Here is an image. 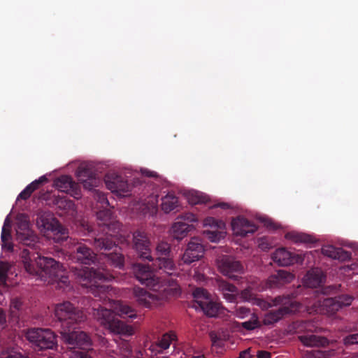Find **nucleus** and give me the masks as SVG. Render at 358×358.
I'll use <instances>...</instances> for the list:
<instances>
[{
  "label": "nucleus",
  "instance_id": "1",
  "mask_svg": "<svg viewBox=\"0 0 358 358\" xmlns=\"http://www.w3.org/2000/svg\"><path fill=\"white\" fill-rule=\"evenodd\" d=\"M98 223L102 234H97L90 241L94 249L102 252L100 259L102 261L95 268L87 266L72 267L71 270L78 282L89 289V292L101 299L108 297L110 287L102 284L103 282L110 281L115 278V273L110 268H122L124 265V256L117 248L114 238L121 227V224L112 217L109 210H100L97 213Z\"/></svg>",
  "mask_w": 358,
  "mask_h": 358
},
{
  "label": "nucleus",
  "instance_id": "2",
  "mask_svg": "<svg viewBox=\"0 0 358 358\" xmlns=\"http://www.w3.org/2000/svg\"><path fill=\"white\" fill-rule=\"evenodd\" d=\"M16 238L20 243L29 248H23L20 253L24 267L29 273L38 275L48 283H57L59 289H64L69 285V277L59 262L34 252L37 236L29 229V223L26 218L18 220Z\"/></svg>",
  "mask_w": 358,
  "mask_h": 358
},
{
  "label": "nucleus",
  "instance_id": "3",
  "mask_svg": "<svg viewBox=\"0 0 358 358\" xmlns=\"http://www.w3.org/2000/svg\"><path fill=\"white\" fill-rule=\"evenodd\" d=\"M55 315L61 322V337L71 351V358H92L89 354L92 341L84 331L76 330V325L85 319L82 310L71 302L64 301L57 304Z\"/></svg>",
  "mask_w": 358,
  "mask_h": 358
},
{
  "label": "nucleus",
  "instance_id": "4",
  "mask_svg": "<svg viewBox=\"0 0 358 358\" xmlns=\"http://www.w3.org/2000/svg\"><path fill=\"white\" fill-rule=\"evenodd\" d=\"M152 265L141 263L132 264V271L136 278L143 285L154 292L166 290L169 286L176 284L173 278L177 275V267L171 257H153Z\"/></svg>",
  "mask_w": 358,
  "mask_h": 358
},
{
  "label": "nucleus",
  "instance_id": "5",
  "mask_svg": "<svg viewBox=\"0 0 358 358\" xmlns=\"http://www.w3.org/2000/svg\"><path fill=\"white\" fill-rule=\"evenodd\" d=\"M114 310L99 306L94 308L93 315L101 325L108 329L111 333L120 334L124 336H129L134 334V329L120 320L117 315L122 317L135 318L136 314L135 310L128 305L120 302L113 301L110 306Z\"/></svg>",
  "mask_w": 358,
  "mask_h": 358
},
{
  "label": "nucleus",
  "instance_id": "6",
  "mask_svg": "<svg viewBox=\"0 0 358 358\" xmlns=\"http://www.w3.org/2000/svg\"><path fill=\"white\" fill-rule=\"evenodd\" d=\"M296 297V294L292 293V294L278 296L273 298L270 303V306H280V308L266 313L263 320L264 324L265 325L273 324L281 320L285 315L297 311L299 309L300 303L294 300Z\"/></svg>",
  "mask_w": 358,
  "mask_h": 358
},
{
  "label": "nucleus",
  "instance_id": "7",
  "mask_svg": "<svg viewBox=\"0 0 358 358\" xmlns=\"http://www.w3.org/2000/svg\"><path fill=\"white\" fill-rule=\"evenodd\" d=\"M26 337L39 350L52 349L56 345L55 335L50 329H31L27 331Z\"/></svg>",
  "mask_w": 358,
  "mask_h": 358
},
{
  "label": "nucleus",
  "instance_id": "8",
  "mask_svg": "<svg viewBox=\"0 0 358 358\" xmlns=\"http://www.w3.org/2000/svg\"><path fill=\"white\" fill-rule=\"evenodd\" d=\"M151 241L148 234L141 229H136L132 234V248L142 261L152 260Z\"/></svg>",
  "mask_w": 358,
  "mask_h": 358
},
{
  "label": "nucleus",
  "instance_id": "9",
  "mask_svg": "<svg viewBox=\"0 0 358 358\" xmlns=\"http://www.w3.org/2000/svg\"><path fill=\"white\" fill-rule=\"evenodd\" d=\"M220 271L229 278L238 281L244 273V267L241 262L236 260L234 257L223 255L217 262Z\"/></svg>",
  "mask_w": 358,
  "mask_h": 358
},
{
  "label": "nucleus",
  "instance_id": "10",
  "mask_svg": "<svg viewBox=\"0 0 358 358\" xmlns=\"http://www.w3.org/2000/svg\"><path fill=\"white\" fill-rule=\"evenodd\" d=\"M196 217L192 213H185L179 215L173 224L171 229L173 238L181 240L194 228L193 222H196Z\"/></svg>",
  "mask_w": 358,
  "mask_h": 358
},
{
  "label": "nucleus",
  "instance_id": "11",
  "mask_svg": "<svg viewBox=\"0 0 358 358\" xmlns=\"http://www.w3.org/2000/svg\"><path fill=\"white\" fill-rule=\"evenodd\" d=\"M195 303L208 317H215L217 315L219 303L210 299L209 293L203 288L197 287L193 291Z\"/></svg>",
  "mask_w": 358,
  "mask_h": 358
},
{
  "label": "nucleus",
  "instance_id": "12",
  "mask_svg": "<svg viewBox=\"0 0 358 358\" xmlns=\"http://www.w3.org/2000/svg\"><path fill=\"white\" fill-rule=\"evenodd\" d=\"M87 241L73 242V249L71 257L76 262L85 265H90L94 263L96 255L94 251L87 245Z\"/></svg>",
  "mask_w": 358,
  "mask_h": 358
},
{
  "label": "nucleus",
  "instance_id": "13",
  "mask_svg": "<svg viewBox=\"0 0 358 358\" xmlns=\"http://www.w3.org/2000/svg\"><path fill=\"white\" fill-rule=\"evenodd\" d=\"M38 223L41 224L45 231L52 234L55 242H61L68 238L67 229L52 216H41Z\"/></svg>",
  "mask_w": 358,
  "mask_h": 358
},
{
  "label": "nucleus",
  "instance_id": "14",
  "mask_svg": "<svg viewBox=\"0 0 358 358\" xmlns=\"http://www.w3.org/2000/svg\"><path fill=\"white\" fill-rule=\"evenodd\" d=\"M352 300L353 298L351 296L340 295L334 298L324 299L321 306L324 312L329 315H333L343 307L350 306Z\"/></svg>",
  "mask_w": 358,
  "mask_h": 358
},
{
  "label": "nucleus",
  "instance_id": "15",
  "mask_svg": "<svg viewBox=\"0 0 358 358\" xmlns=\"http://www.w3.org/2000/svg\"><path fill=\"white\" fill-rule=\"evenodd\" d=\"M76 175L78 181L83 184L85 189L91 190L99 184V178L96 177L94 168L91 165L85 164L78 167Z\"/></svg>",
  "mask_w": 358,
  "mask_h": 358
},
{
  "label": "nucleus",
  "instance_id": "16",
  "mask_svg": "<svg viewBox=\"0 0 358 358\" xmlns=\"http://www.w3.org/2000/svg\"><path fill=\"white\" fill-rule=\"evenodd\" d=\"M204 253V248L201 239L196 237L192 238L188 243L187 248L184 252L182 260L185 264H189L201 258Z\"/></svg>",
  "mask_w": 358,
  "mask_h": 358
},
{
  "label": "nucleus",
  "instance_id": "17",
  "mask_svg": "<svg viewBox=\"0 0 358 358\" xmlns=\"http://www.w3.org/2000/svg\"><path fill=\"white\" fill-rule=\"evenodd\" d=\"M56 188L62 192L70 194L73 198L78 199L81 197L80 189L71 177L62 176L55 181Z\"/></svg>",
  "mask_w": 358,
  "mask_h": 358
},
{
  "label": "nucleus",
  "instance_id": "18",
  "mask_svg": "<svg viewBox=\"0 0 358 358\" xmlns=\"http://www.w3.org/2000/svg\"><path fill=\"white\" fill-rule=\"evenodd\" d=\"M106 187L112 192H116L119 194L128 193L131 190V187L127 181L120 175L116 173L107 174L105 178Z\"/></svg>",
  "mask_w": 358,
  "mask_h": 358
},
{
  "label": "nucleus",
  "instance_id": "19",
  "mask_svg": "<svg viewBox=\"0 0 358 358\" xmlns=\"http://www.w3.org/2000/svg\"><path fill=\"white\" fill-rule=\"evenodd\" d=\"M231 227L236 236L243 237L247 236L250 234H254L257 229V226L253 222L248 220L243 216H238L233 219Z\"/></svg>",
  "mask_w": 358,
  "mask_h": 358
},
{
  "label": "nucleus",
  "instance_id": "20",
  "mask_svg": "<svg viewBox=\"0 0 358 358\" xmlns=\"http://www.w3.org/2000/svg\"><path fill=\"white\" fill-rule=\"evenodd\" d=\"M133 294L138 303L145 308L157 306L161 299L159 294L150 293L139 287H134Z\"/></svg>",
  "mask_w": 358,
  "mask_h": 358
},
{
  "label": "nucleus",
  "instance_id": "21",
  "mask_svg": "<svg viewBox=\"0 0 358 358\" xmlns=\"http://www.w3.org/2000/svg\"><path fill=\"white\" fill-rule=\"evenodd\" d=\"M271 259L280 266H290L298 262L299 257L282 248L277 249L271 255Z\"/></svg>",
  "mask_w": 358,
  "mask_h": 358
},
{
  "label": "nucleus",
  "instance_id": "22",
  "mask_svg": "<svg viewBox=\"0 0 358 358\" xmlns=\"http://www.w3.org/2000/svg\"><path fill=\"white\" fill-rule=\"evenodd\" d=\"M326 276L323 271L318 268L309 271L303 278V283L306 287L315 288L320 287L325 281Z\"/></svg>",
  "mask_w": 358,
  "mask_h": 358
},
{
  "label": "nucleus",
  "instance_id": "23",
  "mask_svg": "<svg viewBox=\"0 0 358 358\" xmlns=\"http://www.w3.org/2000/svg\"><path fill=\"white\" fill-rule=\"evenodd\" d=\"M294 278V276L291 273L284 270H280L276 274L269 277L268 279V285L271 288L279 287L286 283L292 282Z\"/></svg>",
  "mask_w": 358,
  "mask_h": 358
},
{
  "label": "nucleus",
  "instance_id": "24",
  "mask_svg": "<svg viewBox=\"0 0 358 358\" xmlns=\"http://www.w3.org/2000/svg\"><path fill=\"white\" fill-rule=\"evenodd\" d=\"M322 253L324 256L340 261H346L351 258L350 252L344 250L341 248H336L331 245L323 246Z\"/></svg>",
  "mask_w": 358,
  "mask_h": 358
},
{
  "label": "nucleus",
  "instance_id": "25",
  "mask_svg": "<svg viewBox=\"0 0 358 358\" xmlns=\"http://www.w3.org/2000/svg\"><path fill=\"white\" fill-rule=\"evenodd\" d=\"M217 288L227 301L234 302L236 301L238 292L236 286L225 280H220L217 281Z\"/></svg>",
  "mask_w": 358,
  "mask_h": 358
},
{
  "label": "nucleus",
  "instance_id": "26",
  "mask_svg": "<svg viewBox=\"0 0 358 358\" xmlns=\"http://www.w3.org/2000/svg\"><path fill=\"white\" fill-rule=\"evenodd\" d=\"M299 341L308 347H325L329 345L327 338L321 336L308 334L299 336Z\"/></svg>",
  "mask_w": 358,
  "mask_h": 358
},
{
  "label": "nucleus",
  "instance_id": "27",
  "mask_svg": "<svg viewBox=\"0 0 358 358\" xmlns=\"http://www.w3.org/2000/svg\"><path fill=\"white\" fill-rule=\"evenodd\" d=\"M176 338V335L174 332L170 331L169 333L164 334L161 339L159 341L158 343L152 344L149 350L152 352H159L163 350H166L169 348L171 343L175 341Z\"/></svg>",
  "mask_w": 358,
  "mask_h": 358
},
{
  "label": "nucleus",
  "instance_id": "28",
  "mask_svg": "<svg viewBox=\"0 0 358 358\" xmlns=\"http://www.w3.org/2000/svg\"><path fill=\"white\" fill-rule=\"evenodd\" d=\"M11 224L8 217H7L4 221L3 226L1 231V246L2 249L9 252L13 251V244L10 242L11 240Z\"/></svg>",
  "mask_w": 358,
  "mask_h": 358
},
{
  "label": "nucleus",
  "instance_id": "29",
  "mask_svg": "<svg viewBox=\"0 0 358 358\" xmlns=\"http://www.w3.org/2000/svg\"><path fill=\"white\" fill-rule=\"evenodd\" d=\"M47 178L45 176L40 177L38 180H35L29 185H28L25 189L20 192L18 195L17 199L27 200L29 199L31 194L39 188L40 185L47 182Z\"/></svg>",
  "mask_w": 358,
  "mask_h": 358
},
{
  "label": "nucleus",
  "instance_id": "30",
  "mask_svg": "<svg viewBox=\"0 0 358 358\" xmlns=\"http://www.w3.org/2000/svg\"><path fill=\"white\" fill-rule=\"evenodd\" d=\"M54 203L58 208L64 211H71L72 213L76 212V206L74 202L72 200L69 199L66 196L58 195L55 196Z\"/></svg>",
  "mask_w": 358,
  "mask_h": 358
},
{
  "label": "nucleus",
  "instance_id": "31",
  "mask_svg": "<svg viewBox=\"0 0 358 358\" xmlns=\"http://www.w3.org/2000/svg\"><path fill=\"white\" fill-rule=\"evenodd\" d=\"M178 205V198L173 194H168L162 199V210L166 213L176 208Z\"/></svg>",
  "mask_w": 358,
  "mask_h": 358
},
{
  "label": "nucleus",
  "instance_id": "32",
  "mask_svg": "<svg viewBox=\"0 0 358 358\" xmlns=\"http://www.w3.org/2000/svg\"><path fill=\"white\" fill-rule=\"evenodd\" d=\"M285 237L296 243H312L315 241L312 236L299 232H289Z\"/></svg>",
  "mask_w": 358,
  "mask_h": 358
},
{
  "label": "nucleus",
  "instance_id": "33",
  "mask_svg": "<svg viewBox=\"0 0 358 358\" xmlns=\"http://www.w3.org/2000/svg\"><path fill=\"white\" fill-rule=\"evenodd\" d=\"M156 257H171V250L170 245L166 242L159 243L155 248Z\"/></svg>",
  "mask_w": 358,
  "mask_h": 358
},
{
  "label": "nucleus",
  "instance_id": "34",
  "mask_svg": "<svg viewBox=\"0 0 358 358\" xmlns=\"http://www.w3.org/2000/svg\"><path fill=\"white\" fill-rule=\"evenodd\" d=\"M0 358H28L14 348H7L1 354Z\"/></svg>",
  "mask_w": 358,
  "mask_h": 358
},
{
  "label": "nucleus",
  "instance_id": "35",
  "mask_svg": "<svg viewBox=\"0 0 358 358\" xmlns=\"http://www.w3.org/2000/svg\"><path fill=\"white\" fill-rule=\"evenodd\" d=\"M241 327L246 330H254L260 327L258 317L255 314H252L249 320L241 323Z\"/></svg>",
  "mask_w": 358,
  "mask_h": 358
},
{
  "label": "nucleus",
  "instance_id": "36",
  "mask_svg": "<svg viewBox=\"0 0 358 358\" xmlns=\"http://www.w3.org/2000/svg\"><path fill=\"white\" fill-rule=\"evenodd\" d=\"M209 336L213 346L218 348H221L224 346L225 339L224 338L223 336L218 334L215 331H211L209 334Z\"/></svg>",
  "mask_w": 358,
  "mask_h": 358
},
{
  "label": "nucleus",
  "instance_id": "37",
  "mask_svg": "<svg viewBox=\"0 0 358 358\" xmlns=\"http://www.w3.org/2000/svg\"><path fill=\"white\" fill-rule=\"evenodd\" d=\"M120 354L123 358H130L132 355L131 346L127 341H122L119 344Z\"/></svg>",
  "mask_w": 358,
  "mask_h": 358
},
{
  "label": "nucleus",
  "instance_id": "38",
  "mask_svg": "<svg viewBox=\"0 0 358 358\" xmlns=\"http://www.w3.org/2000/svg\"><path fill=\"white\" fill-rule=\"evenodd\" d=\"M206 238L211 242H218L222 237V233L219 231H204L203 232Z\"/></svg>",
  "mask_w": 358,
  "mask_h": 358
},
{
  "label": "nucleus",
  "instance_id": "39",
  "mask_svg": "<svg viewBox=\"0 0 358 358\" xmlns=\"http://www.w3.org/2000/svg\"><path fill=\"white\" fill-rule=\"evenodd\" d=\"M189 201L192 204H198L206 203L207 201V199L206 196H203L199 192H195L191 194L189 197Z\"/></svg>",
  "mask_w": 358,
  "mask_h": 358
},
{
  "label": "nucleus",
  "instance_id": "40",
  "mask_svg": "<svg viewBox=\"0 0 358 358\" xmlns=\"http://www.w3.org/2000/svg\"><path fill=\"white\" fill-rule=\"evenodd\" d=\"M205 226H210L217 228H222L224 225V222L221 220H217L214 217H209L204 220Z\"/></svg>",
  "mask_w": 358,
  "mask_h": 358
},
{
  "label": "nucleus",
  "instance_id": "41",
  "mask_svg": "<svg viewBox=\"0 0 358 358\" xmlns=\"http://www.w3.org/2000/svg\"><path fill=\"white\" fill-rule=\"evenodd\" d=\"M326 352L320 350H311L307 351L305 354L304 358H324Z\"/></svg>",
  "mask_w": 358,
  "mask_h": 358
},
{
  "label": "nucleus",
  "instance_id": "42",
  "mask_svg": "<svg viewBox=\"0 0 358 358\" xmlns=\"http://www.w3.org/2000/svg\"><path fill=\"white\" fill-rule=\"evenodd\" d=\"M343 343L345 346L358 344V333L351 334L344 337Z\"/></svg>",
  "mask_w": 358,
  "mask_h": 358
},
{
  "label": "nucleus",
  "instance_id": "43",
  "mask_svg": "<svg viewBox=\"0 0 358 358\" xmlns=\"http://www.w3.org/2000/svg\"><path fill=\"white\" fill-rule=\"evenodd\" d=\"M250 313V310L248 308L240 306L236 309V315L240 318H244Z\"/></svg>",
  "mask_w": 358,
  "mask_h": 358
},
{
  "label": "nucleus",
  "instance_id": "44",
  "mask_svg": "<svg viewBox=\"0 0 358 358\" xmlns=\"http://www.w3.org/2000/svg\"><path fill=\"white\" fill-rule=\"evenodd\" d=\"M241 297L247 301H252L255 299L254 294L250 289H245L241 292Z\"/></svg>",
  "mask_w": 358,
  "mask_h": 358
},
{
  "label": "nucleus",
  "instance_id": "45",
  "mask_svg": "<svg viewBox=\"0 0 358 358\" xmlns=\"http://www.w3.org/2000/svg\"><path fill=\"white\" fill-rule=\"evenodd\" d=\"M257 358H271V352L266 350H258L257 352Z\"/></svg>",
  "mask_w": 358,
  "mask_h": 358
},
{
  "label": "nucleus",
  "instance_id": "46",
  "mask_svg": "<svg viewBox=\"0 0 358 358\" xmlns=\"http://www.w3.org/2000/svg\"><path fill=\"white\" fill-rule=\"evenodd\" d=\"M337 290V286L336 285H331V286H327L326 287L324 288V294H332V293H335Z\"/></svg>",
  "mask_w": 358,
  "mask_h": 358
},
{
  "label": "nucleus",
  "instance_id": "47",
  "mask_svg": "<svg viewBox=\"0 0 358 358\" xmlns=\"http://www.w3.org/2000/svg\"><path fill=\"white\" fill-rule=\"evenodd\" d=\"M99 200L103 204L108 206L109 205V202L103 193H98Z\"/></svg>",
  "mask_w": 358,
  "mask_h": 358
},
{
  "label": "nucleus",
  "instance_id": "48",
  "mask_svg": "<svg viewBox=\"0 0 358 358\" xmlns=\"http://www.w3.org/2000/svg\"><path fill=\"white\" fill-rule=\"evenodd\" d=\"M262 222H264V225L268 228H275L274 223L268 218H262Z\"/></svg>",
  "mask_w": 358,
  "mask_h": 358
},
{
  "label": "nucleus",
  "instance_id": "49",
  "mask_svg": "<svg viewBox=\"0 0 358 358\" xmlns=\"http://www.w3.org/2000/svg\"><path fill=\"white\" fill-rule=\"evenodd\" d=\"M7 280V273L4 271H0V285H5Z\"/></svg>",
  "mask_w": 358,
  "mask_h": 358
},
{
  "label": "nucleus",
  "instance_id": "50",
  "mask_svg": "<svg viewBox=\"0 0 358 358\" xmlns=\"http://www.w3.org/2000/svg\"><path fill=\"white\" fill-rule=\"evenodd\" d=\"M8 271V266L6 263L0 262V271H4L6 273H7Z\"/></svg>",
  "mask_w": 358,
  "mask_h": 358
},
{
  "label": "nucleus",
  "instance_id": "51",
  "mask_svg": "<svg viewBox=\"0 0 358 358\" xmlns=\"http://www.w3.org/2000/svg\"><path fill=\"white\" fill-rule=\"evenodd\" d=\"M239 358H250V351L249 350H245L242 351L239 354Z\"/></svg>",
  "mask_w": 358,
  "mask_h": 358
},
{
  "label": "nucleus",
  "instance_id": "52",
  "mask_svg": "<svg viewBox=\"0 0 358 358\" xmlns=\"http://www.w3.org/2000/svg\"><path fill=\"white\" fill-rule=\"evenodd\" d=\"M6 322V316L2 310H0V326Z\"/></svg>",
  "mask_w": 358,
  "mask_h": 358
},
{
  "label": "nucleus",
  "instance_id": "53",
  "mask_svg": "<svg viewBox=\"0 0 358 358\" xmlns=\"http://www.w3.org/2000/svg\"><path fill=\"white\" fill-rule=\"evenodd\" d=\"M218 206L221 207L222 208H224V209H227L229 208V205L226 203H221L218 204Z\"/></svg>",
  "mask_w": 358,
  "mask_h": 358
},
{
  "label": "nucleus",
  "instance_id": "54",
  "mask_svg": "<svg viewBox=\"0 0 358 358\" xmlns=\"http://www.w3.org/2000/svg\"><path fill=\"white\" fill-rule=\"evenodd\" d=\"M146 175L149 177H155L156 176V173H155L153 172H150V171H147Z\"/></svg>",
  "mask_w": 358,
  "mask_h": 358
},
{
  "label": "nucleus",
  "instance_id": "55",
  "mask_svg": "<svg viewBox=\"0 0 358 358\" xmlns=\"http://www.w3.org/2000/svg\"><path fill=\"white\" fill-rule=\"evenodd\" d=\"M192 358H205L203 355L194 356Z\"/></svg>",
  "mask_w": 358,
  "mask_h": 358
},
{
  "label": "nucleus",
  "instance_id": "56",
  "mask_svg": "<svg viewBox=\"0 0 358 358\" xmlns=\"http://www.w3.org/2000/svg\"><path fill=\"white\" fill-rule=\"evenodd\" d=\"M13 306L16 308H19L18 305L17 303L14 304Z\"/></svg>",
  "mask_w": 358,
  "mask_h": 358
},
{
  "label": "nucleus",
  "instance_id": "57",
  "mask_svg": "<svg viewBox=\"0 0 358 358\" xmlns=\"http://www.w3.org/2000/svg\"><path fill=\"white\" fill-rule=\"evenodd\" d=\"M156 358H167L166 357H164V356H161V357H157Z\"/></svg>",
  "mask_w": 358,
  "mask_h": 358
},
{
  "label": "nucleus",
  "instance_id": "58",
  "mask_svg": "<svg viewBox=\"0 0 358 358\" xmlns=\"http://www.w3.org/2000/svg\"><path fill=\"white\" fill-rule=\"evenodd\" d=\"M261 245H262V248L264 249V246L263 245V244H261Z\"/></svg>",
  "mask_w": 358,
  "mask_h": 358
}]
</instances>
